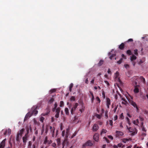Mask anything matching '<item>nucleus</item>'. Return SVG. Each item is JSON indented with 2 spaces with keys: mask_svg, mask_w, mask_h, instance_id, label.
<instances>
[{
  "mask_svg": "<svg viewBox=\"0 0 148 148\" xmlns=\"http://www.w3.org/2000/svg\"><path fill=\"white\" fill-rule=\"evenodd\" d=\"M94 96H92V98H91V101L92 102H93L94 100Z\"/></svg>",
  "mask_w": 148,
  "mask_h": 148,
  "instance_id": "0e129e2a",
  "label": "nucleus"
},
{
  "mask_svg": "<svg viewBox=\"0 0 148 148\" xmlns=\"http://www.w3.org/2000/svg\"><path fill=\"white\" fill-rule=\"evenodd\" d=\"M137 51L138 50L137 49H135L134 50V54L136 56H137L138 55V53L137 52Z\"/></svg>",
  "mask_w": 148,
  "mask_h": 148,
  "instance_id": "49530a36",
  "label": "nucleus"
},
{
  "mask_svg": "<svg viewBox=\"0 0 148 148\" xmlns=\"http://www.w3.org/2000/svg\"><path fill=\"white\" fill-rule=\"evenodd\" d=\"M56 114L55 115V117L56 118H58L59 116V113L58 112H56Z\"/></svg>",
  "mask_w": 148,
  "mask_h": 148,
  "instance_id": "a18cd8bd",
  "label": "nucleus"
},
{
  "mask_svg": "<svg viewBox=\"0 0 148 148\" xmlns=\"http://www.w3.org/2000/svg\"><path fill=\"white\" fill-rule=\"evenodd\" d=\"M137 57L136 56H135L133 54L132 55L130 56V59L132 62L134 60L136 59Z\"/></svg>",
  "mask_w": 148,
  "mask_h": 148,
  "instance_id": "4be33fe9",
  "label": "nucleus"
},
{
  "mask_svg": "<svg viewBox=\"0 0 148 148\" xmlns=\"http://www.w3.org/2000/svg\"><path fill=\"white\" fill-rule=\"evenodd\" d=\"M55 91H56V89H53L49 91V92L50 93H52L55 92Z\"/></svg>",
  "mask_w": 148,
  "mask_h": 148,
  "instance_id": "de8ad7c7",
  "label": "nucleus"
},
{
  "mask_svg": "<svg viewBox=\"0 0 148 148\" xmlns=\"http://www.w3.org/2000/svg\"><path fill=\"white\" fill-rule=\"evenodd\" d=\"M11 130L10 129H8V130H6L4 134V135H10L11 133Z\"/></svg>",
  "mask_w": 148,
  "mask_h": 148,
  "instance_id": "6ab92c4d",
  "label": "nucleus"
},
{
  "mask_svg": "<svg viewBox=\"0 0 148 148\" xmlns=\"http://www.w3.org/2000/svg\"><path fill=\"white\" fill-rule=\"evenodd\" d=\"M108 74L110 75H111L112 72L109 69H108Z\"/></svg>",
  "mask_w": 148,
  "mask_h": 148,
  "instance_id": "864d4df0",
  "label": "nucleus"
},
{
  "mask_svg": "<svg viewBox=\"0 0 148 148\" xmlns=\"http://www.w3.org/2000/svg\"><path fill=\"white\" fill-rule=\"evenodd\" d=\"M78 108H79V110L82 113L84 111L85 107L84 106V103L83 102H81L79 104Z\"/></svg>",
  "mask_w": 148,
  "mask_h": 148,
  "instance_id": "6e6552de",
  "label": "nucleus"
},
{
  "mask_svg": "<svg viewBox=\"0 0 148 148\" xmlns=\"http://www.w3.org/2000/svg\"><path fill=\"white\" fill-rule=\"evenodd\" d=\"M64 111L66 115H68L69 114V110L68 108H65Z\"/></svg>",
  "mask_w": 148,
  "mask_h": 148,
  "instance_id": "bb28decb",
  "label": "nucleus"
},
{
  "mask_svg": "<svg viewBox=\"0 0 148 148\" xmlns=\"http://www.w3.org/2000/svg\"><path fill=\"white\" fill-rule=\"evenodd\" d=\"M107 130L104 129H103L101 132V134L102 135L103 134H105L107 132Z\"/></svg>",
  "mask_w": 148,
  "mask_h": 148,
  "instance_id": "c756f323",
  "label": "nucleus"
},
{
  "mask_svg": "<svg viewBox=\"0 0 148 148\" xmlns=\"http://www.w3.org/2000/svg\"><path fill=\"white\" fill-rule=\"evenodd\" d=\"M87 146V145L86 143H85L83 145L82 148H85Z\"/></svg>",
  "mask_w": 148,
  "mask_h": 148,
  "instance_id": "603ef678",
  "label": "nucleus"
},
{
  "mask_svg": "<svg viewBox=\"0 0 148 148\" xmlns=\"http://www.w3.org/2000/svg\"><path fill=\"white\" fill-rule=\"evenodd\" d=\"M130 103L134 107V108H135L137 110H138V108L137 106V105L135 102L132 100H131L130 101Z\"/></svg>",
  "mask_w": 148,
  "mask_h": 148,
  "instance_id": "f8f14e48",
  "label": "nucleus"
},
{
  "mask_svg": "<svg viewBox=\"0 0 148 148\" xmlns=\"http://www.w3.org/2000/svg\"><path fill=\"white\" fill-rule=\"evenodd\" d=\"M127 103V101H122V104L126 105Z\"/></svg>",
  "mask_w": 148,
  "mask_h": 148,
  "instance_id": "3c124183",
  "label": "nucleus"
},
{
  "mask_svg": "<svg viewBox=\"0 0 148 148\" xmlns=\"http://www.w3.org/2000/svg\"><path fill=\"white\" fill-rule=\"evenodd\" d=\"M125 119L126 120V121L128 124L129 125H130V119H129V118L128 117H126L125 118Z\"/></svg>",
  "mask_w": 148,
  "mask_h": 148,
  "instance_id": "72a5a7b5",
  "label": "nucleus"
},
{
  "mask_svg": "<svg viewBox=\"0 0 148 148\" xmlns=\"http://www.w3.org/2000/svg\"><path fill=\"white\" fill-rule=\"evenodd\" d=\"M86 143L87 146H91L93 145L92 143V141L90 140H88Z\"/></svg>",
  "mask_w": 148,
  "mask_h": 148,
  "instance_id": "5701e85b",
  "label": "nucleus"
},
{
  "mask_svg": "<svg viewBox=\"0 0 148 148\" xmlns=\"http://www.w3.org/2000/svg\"><path fill=\"white\" fill-rule=\"evenodd\" d=\"M104 82L107 86H108L109 85V83L107 81H104Z\"/></svg>",
  "mask_w": 148,
  "mask_h": 148,
  "instance_id": "bf43d9fd",
  "label": "nucleus"
},
{
  "mask_svg": "<svg viewBox=\"0 0 148 148\" xmlns=\"http://www.w3.org/2000/svg\"><path fill=\"white\" fill-rule=\"evenodd\" d=\"M133 79H140L141 82H142L143 84L145 83V79L142 76H140V77H133Z\"/></svg>",
  "mask_w": 148,
  "mask_h": 148,
  "instance_id": "1a4fd4ad",
  "label": "nucleus"
},
{
  "mask_svg": "<svg viewBox=\"0 0 148 148\" xmlns=\"http://www.w3.org/2000/svg\"><path fill=\"white\" fill-rule=\"evenodd\" d=\"M94 79L93 78L92 79V80L90 81V83L92 84H93L94 83Z\"/></svg>",
  "mask_w": 148,
  "mask_h": 148,
  "instance_id": "e2e57ef3",
  "label": "nucleus"
},
{
  "mask_svg": "<svg viewBox=\"0 0 148 148\" xmlns=\"http://www.w3.org/2000/svg\"><path fill=\"white\" fill-rule=\"evenodd\" d=\"M119 118L122 120L123 119H124V116L123 115V113L121 114Z\"/></svg>",
  "mask_w": 148,
  "mask_h": 148,
  "instance_id": "4c0bfd02",
  "label": "nucleus"
},
{
  "mask_svg": "<svg viewBox=\"0 0 148 148\" xmlns=\"http://www.w3.org/2000/svg\"><path fill=\"white\" fill-rule=\"evenodd\" d=\"M133 41V40L132 38H130L127 41V42H132Z\"/></svg>",
  "mask_w": 148,
  "mask_h": 148,
  "instance_id": "052dcab7",
  "label": "nucleus"
},
{
  "mask_svg": "<svg viewBox=\"0 0 148 148\" xmlns=\"http://www.w3.org/2000/svg\"><path fill=\"white\" fill-rule=\"evenodd\" d=\"M95 116L98 119H100L102 117V115L97 114H96Z\"/></svg>",
  "mask_w": 148,
  "mask_h": 148,
  "instance_id": "473e14b6",
  "label": "nucleus"
},
{
  "mask_svg": "<svg viewBox=\"0 0 148 148\" xmlns=\"http://www.w3.org/2000/svg\"><path fill=\"white\" fill-rule=\"evenodd\" d=\"M114 78L115 81L121 84V81L119 79V72L116 71L114 74Z\"/></svg>",
  "mask_w": 148,
  "mask_h": 148,
  "instance_id": "7ed1b4c3",
  "label": "nucleus"
},
{
  "mask_svg": "<svg viewBox=\"0 0 148 148\" xmlns=\"http://www.w3.org/2000/svg\"><path fill=\"white\" fill-rule=\"evenodd\" d=\"M114 51V50L112 49L111 51L110 52L108 53L109 55H111V56H110V58L111 60H112L113 58H114V57L116 56V55L115 54H112V53Z\"/></svg>",
  "mask_w": 148,
  "mask_h": 148,
  "instance_id": "dca6fc26",
  "label": "nucleus"
},
{
  "mask_svg": "<svg viewBox=\"0 0 148 148\" xmlns=\"http://www.w3.org/2000/svg\"><path fill=\"white\" fill-rule=\"evenodd\" d=\"M67 143V141L66 140V138H65L63 142H62V145L63 146L62 148H63L64 147V146L66 144V143Z\"/></svg>",
  "mask_w": 148,
  "mask_h": 148,
  "instance_id": "a878e982",
  "label": "nucleus"
},
{
  "mask_svg": "<svg viewBox=\"0 0 148 148\" xmlns=\"http://www.w3.org/2000/svg\"><path fill=\"white\" fill-rule=\"evenodd\" d=\"M116 135L118 136H123L124 134L123 133L120 131H116Z\"/></svg>",
  "mask_w": 148,
  "mask_h": 148,
  "instance_id": "aec40b11",
  "label": "nucleus"
},
{
  "mask_svg": "<svg viewBox=\"0 0 148 148\" xmlns=\"http://www.w3.org/2000/svg\"><path fill=\"white\" fill-rule=\"evenodd\" d=\"M32 114L30 113L29 112L26 115L25 117L24 120H25L27 119H28L30 117L32 116Z\"/></svg>",
  "mask_w": 148,
  "mask_h": 148,
  "instance_id": "412c9836",
  "label": "nucleus"
},
{
  "mask_svg": "<svg viewBox=\"0 0 148 148\" xmlns=\"http://www.w3.org/2000/svg\"><path fill=\"white\" fill-rule=\"evenodd\" d=\"M118 119V116L117 115H115L113 117V119L114 121Z\"/></svg>",
  "mask_w": 148,
  "mask_h": 148,
  "instance_id": "c03bdc74",
  "label": "nucleus"
},
{
  "mask_svg": "<svg viewBox=\"0 0 148 148\" xmlns=\"http://www.w3.org/2000/svg\"><path fill=\"white\" fill-rule=\"evenodd\" d=\"M99 128V127L97 124H95L92 128V130L93 132H96L97 130Z\"/></svg>",
  "mask_w": 148,
  "mask_h": 148,
  "instance_id": "4468645a",
  "label": "nucleus"
},
{
  "mask_svg": "<svg viewBox=\"0 0 148 148\" xmlns=\"http://www.w3.org/2000/svg\"><path fill=\"white\" fill-rule=\"evenodd\" d=\"M51 133L52 134V137H55L57 136L58 134V130H56V134H55V128L54 127H52L51 126L49 127Z\"/></svg>",
  "mask_w": 148,
  "mask_h": 148,
  "instance_id": "f03ea898",
  "label": "nucleus"
},
{
  "mask_svg": "<svg viewBox=\"0 0 148 148\" xmlns=\"http://www.w3.org/2000/svg\"><path fill=\"white\" fill-rule=\"evenodd\" d=\"M124 66L126 69H128L129 67V66L127 64H125L124 65Z\"/></svg>",
  "mask_w": 148,
  "mask_h": 148,
  "instance_id": "5fc2aeb1",
  "label": "nucleus"
},
{
  "mask_svg": "<svg viewBox=\"0 0 148 148\" xmlns=\"http://www.w3.org/2000/svg\"><path fill=\"white\" fill-rule=\"evenodd\" d=\"M49 111L48 110V111L45 113H43L41 114V115L42 116H45L47 115L49 113Z\"/></svg>",
  "mask_w": 148,
  "mask_h": 148,
  "instance_id": "f704fd0d",
  "label": "nucleus"
},
{
  "mask_svg": "<svg viewBox=\"0 0 148 148\" xmlns=\"http://www.w3.org/2000/svg\"><path fill=\"white\" fill-rule=\"evenodd\" d=\"M6 139H4L0 144V148H4L5 145Z\"/></svg>",
  "mask_w": 148,
  "mask_h": 148,
  "instance_id": "2eb2a0df",
  "label": "nucleus"
},
{
  "mask_svg": "<svg viewBox=\"0 0 148 148\" xmlns=\"http://www.w3.org/2000/svg\"><path fill=\"white\" fill-rule=\"evenodd\" d=\"M123 123L122 122H121L120 123V127H121V128H123Z\"/></svg>",
  "mask_w": 148,
  "mask_h": 148,
  "instance_id": "338daca9",
  "label": "nucleus"
},
{
  "mask_svg": "<svg viewBox=\"0 0 148 148\" xmlns=\"http://www.w3.org/2000/svg\"><path fill=\"white\" fill-rule=\"evenodd\" d=\"M106 104L107 106V108H109L111 104L110 100L109 98H106Z\"/></svg>",
  "mask_w": 148,
  "mask_h": 148,
  "instance_id": "9b49d317",
  "label": "nucleus"
},
{
  "mask_svg": "<svg viewBox=\"0 0 148 148\" xmlns=\"http://www.w3.org/2000/svg\"><path fill=\"white\" fill-rule=\"evenodd\" d=\"M75 98L74 96H71L70 98V100L71 101H75Z\"/></svg>",
  "mask_w": 148,
  "mask_h": 148,
  "instance_id": "c9c22d12",
  "label": "nucleus"
},
{
  "mask_svg": "<svg viewBox=\"0 0 148 148\" xmlns=\"http://www.w3.org/2000/svg\"><path fill=\"white\" fill-rule=\"evenodd\" d=\"M52 143V141L51 140H48L47 139V137H46L45 140L44 142V143L45 144H50Z\"/></svg>",
  "mask_w": 148,
  "mask_h": 148,
  "instance_id": "f3484780",
  "label": "nucleus"
},
{
  "mask_svg": "<svg viewBox=\"0 0 148 148\" xmlns=\"http://www.w3.org/2000/svg\"><path fill=\"white\" fill-rule=\"evenodd\" d=\"M54 101V99L53 97H52L48 101V103L49 104H51Z\"/></svg>",
  "mask_w": 148,
  "mask_h": 148,
  "instance_id": "393cba45",
  "label": "nucleus"
},
{
  "mask_svg": "<svg viewBox=\"0 0 148 148\" xmlns=\"http://www.w3.org/2000/svg\"><path fill=\"white\" fill-rule=\"evenodd\" d=\"M37 106H34L32 108V112L31 113L32 115L36 116L38 113V111L37 110L38 109Z\"/></svg>",
  "mask_w": 148,
  "mask_h": 148,
  "instance_id": "20e7f679",
  "label": "nucleus"
},
{
  "mask_svg": "<svg viewBox=\"0 0 148 148\" xmlns=\"http://www.w3.org/2000/svg\"><path fill=\"white\" fill-rule=\"evenodd\" d=\"M124 47V44L123 43H121L119 46V48L121 49H122Z\"/></svg>",
  "mask_w": 148,
  "mask_h": 148,
  "instance_id": "2f4dec72",
  "label": "nucleus"
},
{
  "mask_svg": "<svg viewBox=\"0 0 148 148\" xmlns=\"http://www.w3.org/2000/svg\"><path fill=\"white\" fill-rule=\"evenodd\" d=\"M103 63V61L101 60L99 63H98V64L99 66H100Z\"/></svg>",
  "mask_w": 148,
  "mask_h": 148,
  "instance_id": "79ce46f5",
  "label": "nucleus"
},
{
  "mask_svg": "<svg viewBox=\"0 0 148 148\" xmlns=\"http://www.w3.org/2000/svg\"><path fill=\"white\" fill-rule=\"evenodd\" d=\"M44 119H45V118L44 117H43L42 116H41L40 117V121L41 122H43L44 121Z\"/></svg>",
  "mask_w": 148,
  "mask_h": 148,
  "instance_id": "58836bf2",
  "label": "nucleus"
},
{
  "mask_svg": "<svg viewBox=\"0 0 148 148\" xmlns=\"http://www.w3.org/2000/svg\"><path fill=\"white\" fill-rule=\"evenodd\" d=\"M93 139L95 141L97 142L99 139V135L98 134H95L93 136Z\"/></svg>",
  "mask_w": 148,
  "mask_h": 148,
  "instance_id": "a211bd4d",
  "label": "nucleus"
},
{
  "mask_svg": "<svg viewBox=\"0 0 148 148\" xmlns=\"http://www.w3.org/2000/svg\"><path fill=\"white\" fill-rule=\"evenodd\" d=\"M98 123L100 125H101L103 124V122L100 121H98Z\"/></svg>",
  "mask_w": 148,
  "mask_h": 148,
  "instance_id": "680f3d73",
  "label": "nucleus"
},
{
  "mask_svg": "<svg viewBox=\"0 0 148 148\" xmlns=\"http://www.w3.org/2000/svg\"><path fill=\"white\" fill-rule=\"evenodd\" d=\"M85 83L86 84H88V78H86L85 81Z\"/></svg>",
  "mask_w": 148,
  "mask_h": 148,
  "instance_id": "69168bd1",
  "label": "nucleus"
},
{
  "mask_svg": "<svg viewBox=\"0 0 148 148\" xmlns=\"http://www.w3.org/2000/svg\"><path fill=\"white\" fill-rule=\"evenodd\" d=\"M113 147L114 148H118V145H114L113 146Z\"/></svg>",
  "mask_w": 148,
  "mask_h": 148,
  "instance_id": "774afa93",
  "label": "nucleus"
},
{
  "mask_svg": "<svg viewBox=\"0 0 148 148\" xmlns=\"http://www.w3.org/2000/svg\"><path fill=\"white\" fill-rule=\"evenodd\" d=\"M64 106V103L63 101H61L60 102V107H62Z\"/></svg>",
  "mask_w": 148,
  "mask_h": 148,
  "instance_id": "e433bc0d",
  "label": "nucleus"
},
{
  "mask_svg": "<svg viewBox=\"0 0 148 148\" xmlns=\"http://www.w3.org/2000/svg\"><path fill=\"white\" fill-rule=\"evenodd\" d=\"M73 84L72 83L69 86V90L70 91V92L71 91L72 88V87H73Z\"/></svg>",
  "mask_w": 148,
  "mask_h": 148,
  "instance_id": "7c9ffc66",
  "label": "nucleus"
},
{
  "mask_svg": "<svg viewBox=\"0 0 148 148\" xmlns=\"http://www.w3.org/2000/svg\"><path fill=\"white\" fill-rule=\"evenodd\" d=\"M78 106L79 104L78 103H75L73 104V107L71 110V113L72 114H73V112L75 111L76 108Z\"/></svg>",
  "mask_w": 148,
  "mask_h": 148,
  "instance_id": "423d86ee",
  "label": "nucleus"
},
{
  "mask_svg": "<svg viewBox=\"0 0 148 148\" xmlns=\"http://www.w3.org/2000/svg\"><path fill=\"white\" fill-rule=\"evenodd\" d=\"M127 53L129 55H130L131 54V51L130 50H127Z\"/></svg>",
  "mask_w": 148,
  "mask_h": 148,
  "instance_id": "a19ab883",
  "label": "nucleus"
},
{
  "mask_svg": "<svg viewBox=\"0 0 148 148\" xmlns=\"http://www.w3.org/2000/svg\"><path fill=\"white\" fill-rule=\"evenodd\" d=\"M28 133L26 134L25 136L23 137V143L25 144L26 143L27 140H28Z\"/></svg>",
  "mask_w": 148,
  "mask_h": 148,
  "instance_id": "ddd939ff",
  "label": "nucleus"
},
{
  "mask_svg": "<svg viewBox=\"0 0 148 148\" xmlns=\"http://www.w3.org/2000/svg\"><path fill=\"white\" fill-rule=\"evenodd\" d=\"M96 100L99 103H100L101 102V100L98 97H97L96 98Z\"/></svg>",
  "mask_w": 148,
  "mask_h": 148,
  "instance_id": "8fccbe9b",
  "label": "nucleus"
},
{
  "mask_svg": "<svg viewBox=\"0 0 148 148\" xmlns=\"http://www.w3.org/2000/svg\"><path fill=\"white\" fill-rule=\"evenodd\" d=\"M57 104L56 102H55L54 104V108L52 109V111L53 112H55V110L56 108H57Z\"/></svg>",
  "mask_w": 148,
  "mask_h": 148,
  "instance_id": "cd10ccee",
  "label": "nucleus"
},
{
  "mask_svg": "<svg viewBox=\"0 0 148 148\" xmlns=\"http://www.w3.org/2000/svg\"><path fill=\"white\" fill-rule=\"evenodd\" d=\"M122 59L121 58L117 62V63H118L119 64H120L122 62Z\"/></svg>",
  "mask_w": 148,
  "mask_h": 148,
  "instance_id": "09e8293b",
  "label": "nucleus"
},
{
  "mask_svg": "<svg viewBox=\"0 0 148 148\" xmlns=\"http://www.w3.org/2000/svg\"><path fill=\"white\" fill-rule=\"evenodd\" d=\"M24 130V129H22L20 130L18 132L16 136V140H18L19 139V136H21Z\"/></svg>",
  "mask_w": 148,
  "mask_h": 148,
  "instance_id": "9d476101",
  "label": "nucleus"
},
{
  "mask_svg": "<svg viewBox=\"0 0 148 148\" xmlns=\"http://www.w3.org/2000/svg\"><path fill=\"white\" fill-rule=\"evenodd\" d=\"M109 123L110 125L112 126L113 125V121L112 120L109 121Z\"/></svg>",
  "mask_w": 148,
  "mask_h": 148,
  "instance_id": "6e6d98bb",
  "label": "nucleus"
},
{
  "mask_svg": "<svg viewBox=\"0 0 148 148\" xmlns=\"http://www.w3.org/2000/svg\"><path fill=\"white\" fill-rule=\"evenodd\" d=\"M137 83L136 82H135L133 83V85L134 86V92L135 93H138L139 91V86L137 85Z\"/></svg>",
  "mask_w": 148,
  "mask_h": 148,
  "instance_id": "0eeeda50",
  "label": "nucleus"
},
{
  "mask_svg": "<svg viewBox=\"0 0 148 148\" xmlns=\"http://www.w3.org/2000/svg\"><path fill=\"white\" fill-rule=\"evenodd\" d=\"M62 136H64L65 137L67 138L69 137L70 138V137L69 136V129H66V132L64 130L62 131ZM75 134H73L72 136L71 137V138H73L74 136H75Z\"/></svg>",
  "mask_w": 148,
  "mask_h": 148,
  "instance_id": "f257e3e1",
  "label": "nucleus"
},
{
  "mask_svg": "<svg viewBox=\"0 0 148 148\" xmlns=\"http://www.w3.org/2000/svg\"><path fill=\"white\" fill-rule=\"evenodd\" d=\"M57 142L58 145H59L60 144V138H58L57 140Z\"/></svg>",
  "mask_w": 148,
  "mask_h": 148,
  "instance_id": "ea45409f",
  "label": "nucleus"
},
{
  "mask_svg": "<svg viewBox=\"0 0 148 148\" xmlns=\"http://www.w3.org/2000/svg\"><path fill=\"white\" fill-rule=\"evenodd\" d=\"M122 144L121 143H119L117 145L118 147H121L122 145Z\"/></svg>",
  "mask_w": 148,
  "mask_h": 148,
  "instance_id": "4d7b16f0",
  "label": "nucleus"
},
{
  "mask_svg": "<svg viewBox=\"0 0 148 148\" xmlns=\"http://www.w3.org/2000/svg\"><path fill=\"white\" fill-rule=\"evenodd\" d=\"M138 123H139L138 120V119L134 121H133V123L134 124H135L136 125H138Z\"/></svg>",
  "mask_w": 148,
  "mask_h": 148,
  "instance_id": "c85d7f7f",
  "label": "nucleus"
},
{
  "mask_svg": "<svg viewBox=\"0 0 148 148\" xmlns=\"http://www.w3.org/2000/svg\"><path fill=\"white\" fill-rule=\"evenodd\" d=\"M55 111L56 112H60V108H56V109Z\"/></svg>",
  "mask_w": 148,
  "mask_h": 148,
  "instance_id": "37998d69",
  "label": "nucleus"
},
{
  "mask_svg": "<svg viewBox=\"0 0 148 148\" xmlns=\"http://www.w3.org/2000/svg\"><path fill=\"white\" fill-rule=\"evenodd\" d=\"M108 137L109 138L111 139V140H112L113 139V137L111 136H110V135L108 136Z\"/></svg>",
  "mask_w": 148,
  "mask_h": 148,
  "instance_id": "13d9d810",
  "label": "nucleus"
},
{
  "mask_svg": "<svg viewBox=\"0 0 148 148\" xmlns=\"http://www.w3.org/2000/svg\"><path fill=\"white\" fill-rule=\"evenodd\" d=\"M131 139L130 138H123L122 139V142L124 143H125L127 141L131 140Z\"/></svg>",
  "mask_w": 148,
  "mask_h": 148,
  "instance_id": "b1692460",
  "label": "nucleus"
},
{
  "mask_svg": "<svg viewBox=\"0 0 148 148\" xmlns=\"http://www.w3.org/2000/svg\"><path fill=\"white\" fill-rule=\"evenodd\" d=\"M129 132L131 133V134L132 136L134 135L137 133V131L135 128L133 129L131 127H129L128 130Z\"/></svg>",
  "mask_w": 148,
  "mask_h": 148,
  "instance_id": "39448f33",
  "label": "nucleus"
}]
</instances>
